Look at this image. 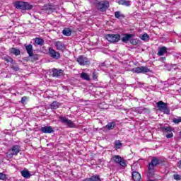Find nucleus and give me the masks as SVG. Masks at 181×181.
<instances>
[{
	"mask_svg": "<svg viewBox=\"0 0 181 181\" xmlns=\"http://www.w3.org/2000/svg\"><path fill=\"white\" fill-rule=\"evenodd\" d=\"M6 179H8L6 174L0 173V180H6Z\"/></svg>",
	"mask_w": 181,
	"mask_h": 181,
	"instance_id": "nucleus-32",
	"label": "nucleus"
},
{
	"mask_svg": "<svg viewBox=\"0 0 181 181\" xmlns=\"http://www.w3.org/2000/svg\"><path fill=\"white\" fill-rule=\"evenodd\" d=\"M59 119L60 122L65 124V125L68 126L69 128H76V124L73 122V121L69 119L67 117L64 116H60Z\"/></svg>",
	"mask_w": 181,
	"mask_h": 181,
	"instance_id": "nucleus-3",
	"label": "nucleus"
},
{
	"mask_svg": "<svg viewBox=\"0 0 181 181\" xmlns=\"http://www.w3.org/2000/svg\"><path fill=\"white\" fill-rule=\"evenodd\" d=\"M4 60H6V62H7V63H12V62H13V59L8 56H6L4 57Z\"/></svg>",
	"mask_w": 181,
	"mask_h": 181,
	"instance_id": "nucleus-33",
	"label": "nucleus"
},
{
	"mask_svg": "<svg viewBox=\"0 0 181 181\" xmlns=\"http://www.w3.org/2000/svg\"><path fill=\"white\" fill-rule=\"evenodd\" d=\"M173 67L174 70H177V69H179V67H177V65H174Z\"/></svg>",
	"mask_w": 181,
	"mask_h": 181,
	"instance_id": "nucleus-40",
	"label": "nucleus"
},
{
	"mask_svg": "<svg viewBox=\"0 0 181 181\" xmlns=\"http://www.w3.org/2000/svg\"><path fill=\"white\" fill-rule=\"evenodd\" d=\"M112 160H114L115 163H119V165H120V166H122L123 168H125V166H127L125 160L122 158V157L119 156H117V155L113 156Z\"/></svg>",
	"mask_w": 181,
	"mask_h": 181,
	"instance_id": "nucleus-9",
	"label": "nucleus"
},
{
	"mask_svg": "<svg viewBox=\"0 0 181 181\" xmlns=\"http://www.w3.org/2000/svg\"><path fill=\"white\" fill-rule=\"evenodd\" d=\"M14 6L16 8V9H21L22 11H29L33 8V6L26 1H16Z\"/></svg>",
	"mask_w": 181,
	"mask_h": 181,
	"instance_id": "nucleus-1",
	"label": "nucleus"
},
{
	"mask_svg": "<svg viewBox=\"0 0 181 181\" xmlns=\"http://www.w3.org/2000/svg\"><path fill=\"white\" fill-rule=\"evenodd\" d=\"M82 181H101V178L100 177V175H95L91 176L89 178H86L83 180Z\"/></svg>",
	"mask_w": 181,
	"mask_h": 181,
	"instance_id": "nucleus-15",
	"label": "nucleus"
},
{
	"mask_svg": "<svg viewBox=\"0 0 181 181\" xmlns=\"http://www.w3.org/2000/svg\"><path fill=\"white\" fill-rule=\"evenodd\" d=\"M25 50L30 57H33V46L32 45H25Z\"/></svg>",
	"mask_w": 181,
	"mask_h": 181,
	"instance_id": "nucleus-12",
	"label": "nucleus"
},
{
	"mask_svg": "<svg viewBox=\"0 0 181 181\" xmlns=\"http://www.w3.org/2000/svg\"><path fill=\"white\" fill-rule=\"evenodd\" d=\"M131 71H132V73H137V74H139L141 73H142L143 74H145V73H149L151 70H149V69L147 68V66H140V67L133 68L131 70Z\"/></svg>",
	"mask_w": 181,
	"mask_h": 181,
	"instance_id": "nucleus-6",
	"label": "nucleus"
},
{
	"mask_svg": "<svg viewBox=\"0 0 181 181\" xmlns=\"http://www.w3.org/2000/svg\"><path fill=\"white\" fill-rule=\"evenodd\" d=\"M41 131L44 134H52V132H54V130H53V128L50 126H45L42 127Z\"/></svg>",
	"mask_w": 181,
	"mask_h": 181,
	"instance_id": "nucleus-13",
	"label": "nucleus"
},
{
	"mask_svg": "<svg viewBox=\"0 0 181 181\" xmlns=\"http://www.w3.org/2000/svg\"><path fill=\"white\" fill-rule=\"evenodd\" d=\"M76 61L78 63V64H80V66H88V64H90V61L88 60V58L83 55L79 56L77 58Z\"/></svg>",
	"mask_w": 181,
	"mask_h": 181,
	"instance_id": "nucleus-8",
	"label": "nucleus"
},
{
	"mask_svg": "<svg viewBox=\"0 0 181 181\" xmlns=\"http://www.w3.org/2000/svg\"><path fill=\"white\" fill-rule=\"evenodd\" d=\"M175 180H180L181 177L180 175H174Z\"/></svg>",
	"mask_w": 181,
	"mask_h": 181,
	"instance_id": "nucleus-36",
	"label": "nucleus"
},
{
	"mask_svg": "<svg viewBox=\"0 0 181 181\" xmlns=\"http://www.w3.org/2000/svg\"><path fill=\"white\" fill-rule=\"evenodd\" d=\"M165 53H168V48L166 47H161L158 48V56H163Z\"/></svg>",
	"mask_w": 181,
	"mask_h": 181,
	"instance_id": "nucleus-16",
	"label": "nucleus"
},
{
	"mask_svg": "<svg viewBox=\"0 0 181 181\" xmlns=\"http://www.w3.org/2000/svg\"><path fill=\"white\" fill-rule=\"evenodd\" d=\"M10 53H11L12 54H15V56H19V54H21V50L16 48H11L10 49Z\"/></svg>",
	"mask_w": 181,
	"mask_h": 181,
	"instance_id": "nucleus-22",
	"label": "nucleus"
},
{
	"mask_svg": "<svg viewBox=\"0 0 181 181\" xmlns=\"http://www.w3.org/2000/svg\"><path fill=\"white\" fill-rule=\"evenodd\" d=\"M51 110H57V108H59V107H60V103L57 102V101H54L51 105Z\"/></svg>",
	"mask_w": 181,
	"mask_h": 181,
	"instance_id": "nucleus-21",
	"label": "nucleus"
},
{
	"mask_svg": "<svg viewBox=\"0 0 181 181\" xmlns=\"http://www.w3.org/2000/svg\"><path fill=\"white\" fill-rule=\"evenodd\" d=\"M119 5H122L123 6H131V1H119Z\"/></svg>",
	"mask_w": 181,
	"mask_h": 181,
	"instance_id": "nucleus-24",
	"label": "nucleus"
},
{
	"mask_svg": "<svg viewBox=\"0 0 181 181\" xmlns=\"http://www.w3.org/2000/svg\"><path fill=\"white\" fill-rule=\"evenodd\" d=\"M177 168H179V169H181V160L177 162Z\"/></svg>",
	"mask_w": 181,
	"mask_h": 181,
	"instance_id": "nucleus-38",
	"label": "nucleus"
},
{
	"mask_svg": "<svg viewBox=\"0 0 181 181\" xmlns=\"http://www.w3.org/2000/svg\"><path fill=\"white\" fill-rule=\"evenodd\" d=\"M141 174H139V173L136 172V171H133L132 172V179L134 181H139L141 180Z\"/></svg>",
	"mask_w": 181,
	"mask_h": 181,
	"instance_id": "nucleus-18",
	"label": "nucleus"
},
{
	"mask_svg": "<svg viewBox=\"0 0 181 181\" xmlns=\"http://www.w3.org/2000/svg\"><path fill=\"white\" fill-rule=\"evenodd\" d=\"M157 107L159 111L162 112H165V114H169V110H168V105L163 101H158L157 103Z\"/></svg>",
	"mask_w": 181,
	"mask_h": 181,
	"instance_id": "nucleus-7",
	"label": "nucleus"
},
{
	"mask_svg": "<svg viewBox=\"0 0 181 181\" xmlns=\"http://www.w3.org/2000/svg\"><path fill=\"white\" fill-rule=\"evenodd\" d=\"M107 129H114L115 128V122H112L106 125Z\"/></svg>",
	"mask_w": 181,
	"mask_h": 181,
	"instance_id": "nucleus-27",
	"label": "nucleus"
},
{
	"mask_svg": "<svg viewBox=\"0 0 181 181\" xmlns=\"http://www.w3.org/2000/svg\"><path fill=\"white\" fill-rule=\"evenodd\" d=\"M140 39L144 40V42H148V40H149V35L147 33H144L140 37Z\"/></svg>",
	"mask_w": 181,
	"mask_h": 181,
	"instance_id": "nucleus-28",
	"label": "nucleus"
},
{
	"mask_svg": "<svg viewBox=\"0 0 181 181\" xmlns=\"http://www.w3.org/2000/svg\"><path fill=\"white\" fill-rule=\"evenodd\" d=\"M63 70L62 69H52V76L53 77H62L63 76Z\"/></svg>",
	"mask_w": 181,
	"mask_h": 181,
	"instance_id": "nucleus-14",
	"label": "nucleus"
},
{
	"mask_svg": "<svg viewBox=\"0 0 181 181\" xmlns=\"http://www.w3.org/2000/svg\"><path fill=\"white\" fill-rule=\"evenodd\" d=\"M26 100H28V98H26V96H24L21 98V103L22 104H25Z\"/></svg>",
	"mask_w": 181,
	"mask_h": 181,
	"instance_id": "nucleus-37",
	"label": "nucleus"
},
{
	"mask_svg": "<svg viewBox=\"0 0 181 181\" xmlns=\"http://www.w3.org/2000/svg\"><path fill=\"white\" fill-rule=\"evenodd\" d=\"M55 47L57 49V50H63L64 49V44H63L60 41H57L54 43Z\"/></svg>",
	"mask_w": 181,
	"mask_h": 181,
	"instance_id": "nucleus-19",
	"label": "nucleus"
},
{
	"mask_svg": "<svg viewBox=\"0 0 181 181\" xmlns=\"http://www.w3.org/2000/svg\"><path fill=\"white\" fill-rule=\"evenodd\" d=\"M35 42L36 45H40V46H42L43 43H45V41L43 40V39L39 38V37H36Z\"/></svg>",
	"mask_w": 181,
	"mask_h": 181,
	"instance_id": "nucleus-29",
	"label": "nucleus"
},
{
	"mask_svg": "<svg viewBox=\"0 0 181 181\" xmlns=\"http://www.w3.org/2000/svg\"><path fill=\"white\" fill-rule=\"evenodd\" d=\"M159 163H160V160L156 158H153V159L151 160V163H150L148 165L149 172H153V169H155V166H158Z\"/></svg>",
	"mask_w": 181,
	"mask_h": 181,
	"instance_id": "nucleus-10",
	"label": "nucleus"
},
{
	"mask_svg": "<svg viewBox=\"0 0 181 181\" xmlns=\"http://www.w3.org/2000/svg\"><path fill=\"white\" fill-rule=\"evenodd\" d=\"M62 33L64 36H71V30L70 28H65L62 30Z\"/></svg>",
	"mask_w": 181,
	"mask_h": 181,
	"instance_id": "nucleus-25",
	"label": "nucleus"
},
{
	"mask_svg": "<svg viewBox=\"0 0 181 181\" xmlns=\"http://www.w3.org/2000/svg\"><path fill=\"white\" fill-rule=\"evenodd\" d=\"M20 151L21 148L19 146H13L11 149L8 150V152L6 153V158H8L9 159L13 158V156L18 155V153L20 152Z\"/></svg>",
	"mask_w": 181,
	"mask_h": 181,
	"instance_id": "nucleus-2",
	"label": "nucleus"
},
{
	"mask_svg": "<svg viewBox=\"0 0 181 181\" xmlns=\"http://www.w3.org/2000/svg\"><path fill=\"white\" fill-rule=\"evenodd\" d=\"M81 78H83V80H87L88 81L90 80V76L86 72H82L81 74Z\"/></svg>",
	"mask_w": 181,
	"mask_h": 181,
	"instance_id": "nucleus-26",
	"label": "nucleus"
},
{
	"mask_svg": "<svg viewBox=\"0 0 181 181\" xmlns=\"http://www.w3.org/2000/svg\"><path fill=\"white\" fill-rule=\"evenodd\" d=\"M122 147V143L120 141H116L115 143V149H121Z\"/></svg>",
	"mask_w": 181,
	"mask_h": 181,
	"instance_id": "nucleus-30",
	"label": "nucleus"
},
{
	"mask_svg": "<svg viewBox=\"0 0 181 181\" xmlns=\"http://www.w3.org/2000/svg\"><path fill=\"white\" fill-rule=\"evenodd\" d=\"M115 17L116 18V19H124V18H125V16H124V14L122 13H121V11H116L115 12Z\"/></svg>",
	"mask_w": 181,
	"mask_h": 181,
	"instance_id": "nucleus-20",
	"label": "nucleus"
},
{
	"mask_svg": "<svg viewBox=\"0 0 181 181\" xmlns=\"http://www.w3.org/2000/svg\"><path fill=\"white\" fill-rule=\"evenodd\" d=\"M166 138L169 139V138H173V133L170 132V133H168V134L165 135Z\"/></svg>",
	"mask_w": 181,
	"mask_h": 181,
	"instance_id": "nucleus-35",
	"label": "nucleus"
},
{
	"mask_svg": "<svg viewBox=\"0 0 181 181\" xmlns=\"http://www.w3.org/2000/svg\"><path fill=\"white\" fill-rule=\"evenodd\" d=\"M49 54L52 59H56L57 60L60 59V54L52 47L49 48Z\"/></svg>",
	"mask_w": 181,
	"mask_h": 181,
	"instance_id": "nucleus-11",
	"label": "nucleus"
},
{
	"mask_svg": "<svg viewBox=\"0 0 181 181\" xmlns=\"http://www.w3.org/2000/svg\"><path fill=\"white\" fill-rule=\"evenodd\" d=\"M163 129L164 132H167V134L172 132V127H165Z\"/></svg>",
	"mask_w": 181,
	"mask_h": 181,
	"instance_id": "nucleus-31",
	"label": "nucleus"
},
{
	"mask_svg": "<svg viewBox=\"0 0 181 181\" xmlns=\"http://www.w3.org/2000/svg\"><path fill=\"white\" fill-rule=\"evenodd\" d=\"M105 37L108 42H110V43L119 42V39H121L119 34H107Z\"/></svg>",
	"mask_w": 181,
	"mask_h": 181,
	"instance_id": "nucleus-4",
	"label": "nucleus"
},
{
	"mask_svg": "<svg viewBox=\"0 0 181 181\" xmlns=\"http://www.w3.org/2000/svg\"><path fill=\"white\" fill-rule=\"evenodd\" d=\"M173 122H174V124H179L180 122H181V117L174 118L173 119Z\"/></svg>",
	"mask_w": 181,
	"mask_h": 181,
	"instance_id": "nucleus-34",
	"label": "nucleus"
},
{
	"mask_svg": "<svg viewBox=\"0 0 181 181\" xmlns=\"http://www.w3.org/2000/svg\"><path fill=\"white\" fill-rule=\"evenodd\" d=\"M21 175L23 177H25V179H29V177L31 176L30 173H29L28 170L21 171Z\"/></svg>",
	"mask_w": 181,
	"mask_h": 181,
	"instance_id": "nucleus-23",
	"label": "nucleus"
},
{
	"mask_svg": "<svg viewBox=\"0 0 181 181\" xmlns=\"http://www.w3.org/2000/svg\"><path fill=\"white\" fill-rule=\"evenodd\" d=\"M134 41H135V40H131V42L133 43V45H134Z\"/></svg>",
	"mask_w": 181,
	"mask_h": 181,
	"instance_id": "nucleus-41",
	"label": "nucleus"
},
{
	"mask_svg": "<svg viewBox=\"0 0 181 181\" xmlns=\"http://www.w3.org/2000/svg\"><path fill=\"white\" fill-rule=\"evenodd\" d=\"M109 6L110 3H108V1H100L96 4V7L98 8V11H100V12H104V11H107Z\"/></svg>",
	"mask_w": 181,
	"mask_h": 181,
	"instance_id": "nucleus-5",
	"label": "nucleus"
},
{
	"mask_svg": "<svg viewBox=\"0 0 181 181\" xmlns=\"http://www.w3.org/2000/svg\"><path fill=\"white\" fill-rule=\"evenodd\" d=\"M135 35L134 34H124V37H122V40L124 43H127V42L129 41L130 39H132Z\"/></svg>",
	"mask_w": 181,
	"mask_h": 181,
	"instance_id": "nucleus-17",
	"label": "nucleus"
},
{
	"mask_svg": "<svg viewBox=\"0 0 181 181\" xmlns=\"http://www.w3.org/2000/svg\"><path fill=\"white\" fill-rule=\"evenodd\" d=\"M13 70H15L16 71H18V70H19V67H18V66H13Z\"/></svg>",
	"mask_w": 181,
	"mask_h": 181,
	"instance_id": "nucleus-39",
	"label": "nucleus"
}]
</instances>
